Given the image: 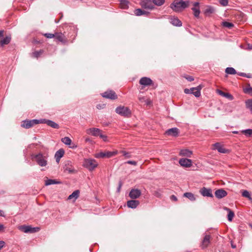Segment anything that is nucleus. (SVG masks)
Instances as JSON below:
<instances>
[{"instance_id":"nucleus-60","label":"nucleus","mask_w":252,"mask_h":252,"mask_svg":"<svg viewBox=\"0 0 252 252\" xmlns=\"http://www.w3.org/2000/svg\"><path fill=\"white\" fill-rule=\"evenodd\" d=\"M0 216L4 217V213L2 210H0Z\"/></svg>"},{"instance_id":"nucleus-25","label":"nucleus","mask_w":252,"mask_h":252,"mask_svg":"<svg viewBox=\"0 0 252 252\" xmlns=\"http://www.w3.org/2000/svg\"><path fill=\"white\" fill-rule=\"evenodd\" d=\"M192 153L188 149H182L180 151V155L187 157H190Z\"/></svg>"},{"instance_id":"nucleus-39","label":"nucleus","mask_w":252,"mask_h":252,"mask_svg":"<svg viewBox=\"0 0 252 252\" xmlns=\"http://www.w3.org/2000/svg\"><path fill=\"white\" fill-rule=\"evenodd\" d=\"M62 142L66 145H70L71 143V140L68 137H65L62 139Z\"/></svg>"},{"instance_id":"nucleus-16","label":"nucleus","mask_w":252,"mask_h":252,"mask_svg":"<svg viewBox=\"0 0 252 252\" xmlns=\"http://www.w3.org/2000/svg\"><path fill=\"white\" fill-rule=\"evenodd\" d=\"M179 162L182 166L185 167H189L192 164L191 160L188 158H181L179 160Z\"/></svg>"},{"instance_id":"nucleus-36","label":"nucleus","mask_w":252,"mask_h":252,"mask_svg":"<svg viewBox=\"0 0 252 252\" xmlns=\"http://www.w3.org/2000/svg\"><path fill=\"white\" fill-rule=\"evenodd\" d=\"M64 154V152L63 149H61L56 152L55 153V157H58V158H62Z\"/></svg>"},{"instance_id":"nucleus-22","label":"nucleus","mask_w":252,"mask_h":252,"mask_svg":"<svg viewBox=\"0 0 252 252\" xmlns=\"http://www.w3.org/2000/svg\"><path fill=\"white\" fill-rule=\"evenodd\" d=\"M217 92L220 95L228 98L229 100H232L233 99V96L230 94L225 93L220 90H217Z\"/></svg>"},{"instance_id":"nucleus-40","label":"nucleus","mask_w":252,"mask_h":252,"mask_svg":"<svg viewBox=\"0 0 252 252\" xmlns=\"http://www.w3.org/2000/svg\"><path fill=\"white\" fill-rule=\"evenodd\" d=\"M241 132L244 133L246 136L250 137L252 135V129L242 130Z\"/></svg>"},{"instance_id":"nucleus-32","label":"nucleus","mask_w":252,"mask_h":252,"mask_svg":"<svg viewBox=\"0 0 252 252\" xmlns=\"http://www.w3.org/2000/svg\"><path fill=\"white\" fill-rule=\"evenodd\" d=\"M184 196L188 198L191 201H195L196 198L194 195L191 192H186L184 194Z\"/></svg>"},{"instance_id":"nucleus-63","label":"nucleus","mask_w":252,"mask_h":252,"mask_svg":"<svg viewBox=\"0 0 252 252\" xmlns=\"http://www.w3.org/2000/svg\"><path fill=\"white\" fill-rule=\"evenodd\" d=\"M145 102L147 105H149L150 104V101H149L148 100H145Z\"/></svg>"},{"instance_id":"nucleus-54","label":"nucleus","mask_w":252,"mask_h":252,"mask_svg":"<svg viewBox=\"0 0 252 252\" xmlns=\"http://www.w3.org/2000/svg\"><path fill=\"white\" fill-rule=\"evenodd\" d=\"M186 78L189 81L191 82V81H192L194 80V78L192 76H189L187 77H186Z\"/></svg>"},{"instance_id":"nucleus-5","label":"nucleus","mask_w":252,"mask_h":252,"mask_svg":"<svg viewBox=\"0 0 252 252\" xmlns=\"http://www.w3.org/2000/svg\"><path fill=\"white\" fill-rule=\"evenodd\" d=\"M40 124V120H37V119H34L32 120H26L25 121H23L22 122L21 124V126L23 127H24L25 128H29L33 126Z\"/></svg>"},{"instance_id":"nucleus-47","label":"nucleus","mask_w":252,"mask_h":252,"mask_svg":"<svg viewBox=\"0 0 252 252\" xmlns=\"http://www.w3.org/2000/svg\"><path fill=\"white\" fill-rule=\"evenodd\" d=\"M244 92H245V93H248L252 95V87L246 88L244 90Z\"/></svg>"},{"instance_id":"nucleus-35","label":"nucleus","mask_w":252,"mask_h":252,"mask_svg":"<svg viewBox=\"0 0 252 252\" xmlns=\"http://www.w3.org/2000/svg\"><path fill=\"white\" fill-rule=\"evenodd\" d=\"M79 194V191L78 190H75L70 195H69L68 199H71L74 198V200H76L78 197Z\"/></svg>"},{"instance_id":"nucleus-9","label":"nucleus","mask_w":252,"mask_h":252,"mask_svg":"<svg viewBox=\"0 0 252 252\" xmlns=\"http://www.w3.org/2000/svg\"><path fill=\"white\" fill-rule=\"evenodd\" d=\"M141 195V191L137 189H132L129 193V196L132 199L139 198Z\"/></svg>"},{"instance_id":"nucleus-1","label":"nucleus","mask_w":252,"mask_h":252,"mask_svg":"<svg viewBox=\"0 0 252 252\" xmlns=\"http://www.w3.org/2000/svg\"><path fill=\"white\" fill-rule=\"evenodd\" d=\"M189 1L183 0L174 1L170 5V7L175 12H179L182 11L189 6Z\"/></svg>"},{"instance_id":"nucleus-11","label":"nucleus","mask_w":252,"mask_h":252,"mask_svg":"<svg viewBox=\"0 0 252 252\" xmlns=\"http://www.w3.org/2000/svg\"><path fill=\"white\" fill-rule=\"evenodd\" d=\"M40 124H46L48 126H51L52 128L58 129L60 127L59 125L56 123L49 120H47L45 119H40Z\"/></svg>"},{"instance_id":"nucleus-62","label":"nucleus","mask_w":252,"mask_h":252,"mask_svg":"<svg viewBox=\"0 0 252 252\" xmlns=\"http://www.w3.org/2000/svg\"><path fill=\"white\" fill-rule=\"evenodd\" d=\"M0 36L1 37L3 36V31H0Z\"/></svg>"},{"instance_id":"nucleus-18","label":"nucleus","mask_w":252,"mask_h":252,"mask_svg":"<svg viewBox=\"0 0 252 252\" xmlns=\"http://www.w3.org/2000/svg\"><path fill=\"white\" fill-rule=\"evenodd\" d=\"M214 149L217 150V151L220 153H227L228 150L224 148L219 143H216L213 145Z\"/></svg>"},{"instance_id":"nucleus-19","label":"nucleus","mask_w":252,"mask_h":252,"mask_svg":"<svg viewBox=\"0 0 252 252\" xmlns=\"http://www.w3.org/2000/svg\"><path fill=\"white\" fill-rule=\"evenodd\" d=\"M200 193L203 196L210 197H213V195L212 193V189H207L204 187L200 190Z\"/></svg>"},{"instance_id":"nucleus-12","label":"nucleus","mask_w":252,"mask_h":252,"mask_svg":"<svg viewBox=\"0 0 252 252\" xmlns=\"http://www.w3.org/2000/svg\"><path fill=\"white\" fill-rule=\"evenodd\" d=\"M180 133L179 129L177 127H173L167 129L165 131V134L168 136L173 137H177Z\"/></svg>"},{"instance_id":"nucleus-20","label":"nucleus","mask_w":252,"mask_h":252,"mask_svg":"<svg viewBox=\"0 0 252 252\" xmlns=\"http://www.w3.org/2000/svg\"><path fill=\"white\" fill-rule=\"evenodd\" d=\"M211 236L209 235H206L202 241L201 247L202 249L206 248L210 244Z\"/></svg>"},{"instance_id":"nucleus-45","label":"nucleus","mask_w":252,"mask_h":252,"mask_svg":"<svg viewBox=\"0 0 252 252\" xmlns=\"http://www.w3.org/2000/svg\"><path fill=\"white\" fill-rule=\"evenodd\" d=\"M43 35L44 36H45L46 38H52L53 37H55V34L49 33H44Z\"/></svg>"},{"instance_id":"nucleus-27","label":"nucleus","mask_w":252,"mask_h":252,"mask_svg":"<svg viewBox=\"0 0 252 252\" xmlns=\"http://www.w3.org/2000/svg\"><path fill=\"white\" fill-rule=\"evenodd\" d=\"M223 209L228 212V215H227L228 220L229 221H232V220L234 217V212L232 210H231L230 209H229L226 207H224L223 208Z\"/></svg>"},{"instance_id":"nucleus-57","label":"nucleus","mask_w":252,"mask_h":252,"mask_svg":"<svg viewBox=\"0 0 252 252\" xmlns=\"http://www.w3.org/2000/svg\"><path fill=\"white\" fill-rule=\"evenodd\" d=\"M122 186V183L121 182H120L119 184V187H118V189H117V190L118 192H119L120 191Z\"/></svg>"},{"instance_id":"nucleus-55","label":"nucleus","mask_w":252,"mask_h":252,"mask_svg":"<svg viewBox=\"0 0 252 252\" xmlns=\"http://www.w3.org/2000/svg\"><path fill=\"white\" fill-rule=\"evenodd\" d=\"M5 245V242L3 241H0V250H1Z\"/></svg>"},{"instance_id":"nucleus-30","label":"nucleus","mask_w":252,"mask_h":252,"mask_svg":"<svg viewBox=\"0 0 252 252\" xmlns=\"http://www.w3.org/2000/svg\"><path fill=\"white\" fill-rule=\"evenodd\" d=\"M70 162L69 161H67V164H66L64 167V170L71 173L74 171V169L71 165H70Z\"/></svg>"},{"instance_id":"nucleus-6","label":"nucleus","mask_w":252,"mask_h":252,"mask_svg":"<svg viewBox=\"0 0 252 252\" xmlns=\"http://www.w3.org/2000/svg\"><path fill=\"white\" fill-rule=\"evenodd\" d=\"M118 153L117 151H115L113 152L110 151H104V152H100L98 153H97L95 155V157L96 158H109L112 157H113L117 155Z\"/></svg>"},{"instance_id":"nucleus-33","label":"nucleus","mask_w":252,"mask_h":252,"mask_svg":"<svg viewBox=\"0 0 252 252\" xmlns=\"http://www.w3.org/2000/svg\"><path fill=\"white\" fill-rule=\"evenodd\" d=\"M11 41V36L10 35L6 36L0 41L1 46L8 44Z\"/></svg>"},{"instance_id":"nucleus-7","label":"nucleus","mask_w":252,"mask_h":252,"mask_svg":"<svg viewBox=\"0 0 252 252\" xmlns=\"http://www.w3.org/2000/svg\"><path fill=\"white\" fill-rule=\"evenodd\" d=\"M201 87L198 86L196 88H191L190 89H185L184 92L186 94H193L195 97H199L201 95L200 90Z\"/></svg>"},{"instance_id":"nucleus-59","label":"nucleus","mask_w":252,"mask_h":252,"mask_svg":"<svg viewBox=\"0 0 252 252\" xmlns=\"http://www.w3.org/2000/svg\"><path fill=\"white\" fill-rule=\"evenodd\" d=\"M245 77L248 78H252V74L251 73L246 74V76Z\"/></svg>"},{"instance_id":"nucleus-34","label":"nucleus","mask_w":252,"mask_h":252,"mask_svg":"<svg viewBox=\"0 0 252 252\" xmlns=\"http://www.w3.org/2000/svg\"><path fill=\"white\" fill-rule=\"evenodd\" d=\"M121 7L123 9H127L128 7V1L127 0H119Z\"/></svg>"},{"instance_id":"nucleus-50","label":"nucleus","mask_w":252,"mask_h":252,"mask_svg":"<svg viewBox=\"0 0 252 252\" xmlns=\"http://www.w3.org/2000/svg\"><path fill=\"white\" fill-rule=\"evenodd\" d=\"M105 107V104H98L96 105V108L98 109H103Z\"/></svg>"},{"instance_id":"nucleus-51","label":"nucleus","mask_w":252,"mask_h":252,"mask_svg":"<svg viewBox=\"0 0 252 252\" xmlns=\"http://www.w3.org/2000/svg\"><path fill=\"white\" fill-rule=\"evenodd\" d=\"M126 163H128L129 164H132L133 165H136V164H137V162L135 161H133V160H128Z\"/></svg>"},{"instance_id":"nucleus-46","label":"nucleus","mask_w":252,"mask_h":252,"mask_svg":"<svg viewBox=\"0 0 252 252\" xmlns=\"http://www.w3.org/2000/svg\"><path fill=\"white\" fill-rule=\"evenodd\" d=\"M220 4L223 6H226L228 4V0H219Z\"/></svg>"},{"instance_id":"nucleus-23","label":"nucleus","mask_w":252,"mask_h":252,"mask_svg":"<svg viewBox=\"0 0 252 252\" xmlns=\"http://www.w3.org/2000/svg\"><path fill=\"white\" fill-rule=\"evenodd\" d=\"M170 23L177 27H181L182 25V22L175 17H172L170 18Z\"/></svg>"},{"instance_id":"nucleus-4","label":"nucleus","mask_w":252,"mask_h":252,"mask_svg":"<svg viewBox=\"0 0 252 252\" xmlns=\"http://www.w3.org/2000/svg\"><path fill=\"white\" fill-rule=\"evenodd\" d=\"M115 112L118 114L128 117L131 115V111L127 107L124 106H119L116 108Z\"/></svg>"},{"instance_id":"nucleus-26","label":"nucleus","mask_w":252,"mask_h":252,"mask_svg":"<svg viewBox=\"0 0 252 252\" xmlns=\"http://www.w3.org/2000/svg\"><path fill=\"white\" fill-rule=\"evenodd\" d=\"M215 11V8L213 7L208 5L206 6L204 11V14L206 16H210L211 14L213 13Z\"/></svg>"},{"instance_id":"nucleus-56","label":"nucleus","mask_w":252,"mask_h":252,"mask_svg":"<svg viewBox=\"0 0 252 252\" xmlns=\"http://www.w3.org/2000/svg\"><path fill=\"white\" fill-rule=\"evenodd\" d=\"M170 198L172 200H173L174 201H176L177 200V198L174 195H171Z\"/></svg>"},{"instance_id":"nucleus-37","label":"nucleus","mask_w":252,"mask_h":252,"mask_svg":"<svg viewBox=\"0 0 252 252\" xmlns=\"http://www.w3.org/2000/svg\"><path fill=\"white\" fill-rule=\"evenodd\" d=\"M225 72L228 74H235L237 72L235 69L233 67H227L225 70Z\"/></svg>"},{"instance_id":"nucleus-58","label":"nucleus","mask_w":252,"mask_h":252,"mask_svg":"<svg viewBox=\"0 0 252 252\" xmlns=\"http://www.w3.org/2000/svg\"><path fill=\"white\" fill-rule=\"evenodd\" d=\"M238 74L239 75L243 76V77H245L246 76V73H245L239 72Z\"/></svg>"},{"instance_id":"nucleus-64","label":"nucleus","mask_w":252,"mask_h":252,"mask_svg":"<svg viewBox=\"0 0 252 252\" xmlns=\"http://www.w3.org/2000/svg\"><path fill=\"white\" fill-rule=\"evenodd\" d=\"M55 158H56V161H57V162H59L60 161V159H61V158H58V157H55Z\"/></svg>"},{"instance_id":"nucleus-31","label":"nucleus","mask_w":252,"mask_h":252,"mask_svg":"<svg viewBox=\"0 0 252 252\" xmlns=\"http://www.w3.org/2000/svg\"><path fill=\"white\" fill-rule=\"evenodd\" d=\"M61 183V182L58 181L56 180L47 179V180L45 181V185L46 186H49L54 184H60Z\"/></svg>"},{"instance_id":"nucleus-38","label":"nucleus","mask_w":252,"mask_h":252,"mask_svg":"<svg viewBox=\"0 0 252 252\" xmlns=\"http://www.w3.org/2000/svg\"><path fill=\"white\" fill-rule=\"evenodd\" d=\"M246 108L252 112V99H248L245 101Z\"/></svg>"},{"instance_id":"nucleus-13","label":"nucleus","mask_w":252,"mask_h":252,"mask_svg":"<svg viewBox=\"0 0 252 252\" xmlns=\"http://www.w3.org/2000/svg\"><path fill=\"white\" fill-rule=\"evenodd\" d=\"M152 79L147 77H142L139 80V84L143 86H148L153 84Z\"/></svg>"},{"instance_id":"nucleus-29","label":"nucleus","mask_w":252,"mask_h":252,"mask_svg":"<svg viewBox=\"0 0 252 252\" xmlns=\"http://www.w3.org/2000/svg\"><path fill=\"white\" fill-rule=\"evenodd\" d=\"M55 37L59 41L61 42H65L64 36L61 32H56L55 33Z\"/></svg>"},{"instance_id":"nucleus-15","label":"nucleus","mask_w":252,"mask_h":252,"mask_svg":"<svg viewBox=\"0 0 252 252\" xmlns=\"http://www.w3.org/2000/svg\"><path fill=\"white\" fill-rule=\"evenodd\" d=\"M193 7L191 8L193 11V14L194 17H199L200 11L199 9V3L198 2H194L193 3Z\"/></svg>"},{"instance_id":"nucleus-10","label":"nucleus","mask_w":252,"mask_h":252,"mask_svg":"<svg viewBox=\"0 0 252 252\" xmlns=\"http://www.w3.org/2000/svg\"><path fill=\"white\" fill-rule=\"evenodd\" d=\"M102 96L103 97L110 99H116L117 98V94L114 91L112 90H108L106 91L102 94Z\"/></svg>"},{"instance_id":"nucleus-48","label":"nucleus","mask_w":252,"mask_h":252,"mask_svg":"<svg viewBox=\"0 0 252 252\" xmlns=\"http://www.w3.org/2000/svg\"><path fill=\"white\" fill-rule=\"evenodd\" d=\"M99 137L102 138L103 139V140L104 141H107V136L105 135H103V134H101V132H100V134H99Z\"/></svg>"},{"instance_id":"nucleus-41","label":"nucleus","mask_w":252,"mask_h":252,"mask_svg":"<svg viewBox=\"0 0 252 252\" xmlns=\"http://www.w3.org/2000/svg\"><path fill=\"white\" fill-rule=\"evenodd\" d=\"M242 196L243 197L248 198L249 200L252 201V198L251 196L250 192L248 190H244L242 192Z\"/></svg>"},{"instance_id":"nucleus-42","label":"nucleus","mask_w":252,"mask_h":252,"mask_svg":"<svg viewBox=\"0 0 252 252\" xmlns=\"http://www.w3.org/2000/svg\"><path fill=\"white\" fill-rule=\"evenodd\" d=\"M222 25V26L223 27L228 28L229 29L231 28L234 26L232 23H229V22H226V21L223 22Z\"/></svg>"},{"instance_id":"nucleus-17","label":"nucleus","mask_w":252,"mask_h":252,"mask_svg":"<svg viewBox=\"0 0 252 252\" xmlns=\"http://www.w3.org/2000/svg\"><path fill=\"white\" fill-rule=\"evenodd\" d=\"M216 197L218 199H221L227 195V192L222 189H219L215 192Z\"/></svg>"},{"instance_id":"nucleus-8","label":"nucleus","mask_w":252,"mask_h":252,"mask_svg":"<svg viewBox=\"0 0 252 252\" xmlns=\"http://www.w3.org/2000/svg\"><path fill=\"white\" fill-rule=\"evenodd\" d=\"M140 5L142 7L150 10L154 9L155 7L151 0H141Z\"/></svg>"},{"instance_id":"nucleus-21","label":"nucleus","mask_w":252,"mask_h":252,"mask_svg":"<svg viewBox=\"0 0 252 252\" xmlns=\"http://www.w3.org/2000/svg\"><path fill=\"white\" fill-rule=\"evenodd\" d=\"M140 204L138 200L132 199L127 202V206L128 208L135 209Z\"/></svg>"},{"instance_id":"nucleus-14","label":"nucleus","mask_w":252,"mask_h":252,"mask_svg":"<svg viewBox=\"0 0 252 252\" xmlns=\"http://www.w3.org/2000/svg\"><path fill=\"white\" fill-rule=\"evenodd\" d=\"M101 130L97 128H90L86 130V132L88 134L94 136H99Z\"/></svg>"},{"instance_id":"nucleus-24","label":"nucleus","mask_w":252,"mask_h":252,"mask_svg":"<svg viewBox=\"0 0 252 252\" xmlns=\"http://www.w3.org/2000/svg\"><path fill=\"white\" fill-rule=\"evenodd\" d=\"M19 229L24 233H32V226L30 225H21L19 227Z\"/></svg>"},{"instance_id":"nucleus-2","label":"nucleus","mask_w":252,"mask_h":252,"mask_svg":"<svg viewBox=\"0 0 252 252\" xmlns=\"http://www.w3.org/2000/svg\"><path fill=\"white\" fill-rule=\"evenodd\" d=\"M32 158L34 159L40 166H45L47 164V161L45 157L41 153H39L37 155H32Z\"/></svg>"},{"instance_id":"nucleus-3","label":"nucleus","mask_w":252,"mask_h":252,"mask_svg":"<svg viewBox=\"0 0 252 252\" xmlns=\"http://www.w3.org/2000/svg\"><path fill=\"white\" fill-rule=\"evenodd\" d=\"M98 165L96 161L93 158L85 159L83 162V166L90 171H92Z\"/></svg>"},{"instance_id":"nucleus-28","label":"nucleus","mask_w":252,"mask_h":252,"mask_svg":"<svg viewBox=\"0 0 252 252\" xmlns=\"http://www.w3.org/2000/svg\"><path fill=\"white\" fill-rule=\"evenodd\" d=\"M149 13V12L145 11V10H142L140 8L136 9L134 11V14H135V15L138 16L143 15H147Z\"/></svg>"},{"instance_id":"nucleus-52","label":"nucleus","mask_w":252,"mask_h":252,"mask_svg":"<svg viewBox=\"0 0 252 252\" xmlns=\"http://www.w3.org/2000/svg\"><path fill=\"white\" fill-rule=\"evenodd\" d=\"M39 230V227H32V233H34V232H37Z\"/></svg>"},{"instance_id":"nucleus-49","label":"nucleus","mask_w":252,"mask_h":252,"mask_svg":"<svg viewBox=\"0 0 252 252\" xmlns=\"http://www.w3.org/2000/svg\"><path fill=\"white\" fill-rule=\"evenodd\" d=\"M121 153L123 154V155L125 156L126 158H130V155L126 151H121Z\"/></svg>"},{"instance_id":"nucleus-53","label":"nucleus","mask_w":252,"mask_h":252,"mask_svg":"<svg viewBox=\"0 0 252 252\" xmlns=\"http://www.w3.org/2000/svg\"><path fill=\"white\" fill-rule=\"evenodd\" d=\"M138 99H139V100L141 102H145V98L144 96H139L138 97Z\"/></svg>"},{"instance_id":"nucleus-44","label":"nucleus","mask_w":252,"mask_h":252,"mask_svg":"<svg viewBox=\"0 0 252 252\" xmlns=\"http://www.w3.org/2000/svg\"><path fill=\"white\" fill-rule=\"evenodd\" d=\"M43 50H40L38 51H35L34 52H33L32 53V55L34 57L37 58L43 53Z\"/></svg>"},{"instance_id":"nucleus-61","label":"nucleus","mask_w":252,"mask_h":252,"mask_svg":"<svg viewBox=\"0 0 252 252\" xmlns=\"http://www.w3.org/2000/svg\"><path fill=\"white\" fill-rule=\"evenodd\" d=\"M4 228V225L2 224H0V231L3 229Z\"/></svg>"},{"instance_id":"nucleus-43","label":"nucleus","mask_w":252,"mask_h":252,"mask_svg":"<svg viewBox=\"0 0 252 252\" xmlns=\"http://www.w3.org/2000/svg\"><path fill=\"white\" fill-rule=\"evenodd\" d=\"M153 3L158 6L162 5L164 2V0H153Z\"/></svg>"}]
</instances>
